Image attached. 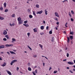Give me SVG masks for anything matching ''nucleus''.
<instances>
[{
  "mask_svg": "<svg viewBox=\"0 0 75 75\" xmlns=\"http://www.w3.org/2000/svg\"><path fill=\"white\" fill-rule=\"evenodd\" d=\"M18 21H19L18 24H23V20H21V18L20 17H19L18 18Z\"/></svg>",
  "mask_w": 75,
  "mask_h": 75,
  "instance_id": "obj_1",
  "label": "nucleus"
},
{
  "mask_svg": "<svg viewBox=\"0 0 75 75\" xmlns=\"http://www.w3.org/2000/svg\"><path fill=\"white\" fill-rule=\"evenodd\" d=\"M17 62V60H14L11 62L10 64L11 65H13V64H14V62Z\"/></svg>",
  "mask_w": 75,
  "mask_h": 75,
  "instance_id": "obj_2",
  "label": "nucleus"
},
{
  "mask_svg": "<svg viewBox=\"0 0 75 75\" xmlns=\"http://www.w3.org/2000/svg\"><path fill=\"white\" fill-rule=\"evenodd\" d=\"M43 12V11H42V10H41L40 11L37 12V14H42V13Z\"/></svg>",
  "mask_w": 75,
  "mask_h": 75,
  "instance_id": "obj_3",
  "label": "nucleus"
},
{
  "mask_svg": "<svg viewBox=\"0 0 75 75\" xmlns=\"http://www.w3.org/2000/svg\"><path fill=\"white\" fill-rule=\"evenodd\" d=\"M3 34L4 35H6V34H7V32L6 30H4L3 32Z\"/></svg>",
  "mask_w": 75,
  "mask_h": 75,
  "instance_id": "obj_4",
  "label": "nucleus"
},
{
  "mask_svg": "<svg viewBox=\"0 0 75 75\" xmlns=\"http://www.w3.org/2000/svg\"><path fill=\"white\" fill-rule=\"evenodd\" d=\"M67 64H69V65H74V63L72 62H67Z\"/></svg>",
  "mask_w": 75,
  "mask_h": 75,
  "instance_id": "obj_5",
  "label": "nucleus"
},
{
  "mask_svg": "<svg viewBox=\"0 0 75 75\" xmlns=\"http://www.w3.org/2000/svg\"><path fill=\"white\" fill-rule=\"evenodd\" d=\"M23 25H24V26H25L26 27H29V25L28 24H23Z\"/></svg>",
  "mask_w": 75,
  "mask_h": 75,
  "instance_id": "obj_6",
  "label": "nucleus"
},
{
  "mask_svg": "<svg viewBox=\"0 0 75 75\" xmlns=\"http://www.w3.org/2000/svg\"><path fill=\"white\" fill-rule=\"evenodd\" d=\"M6 63L4 62L3 64H2L1 65V66H2V67H5V66H6Z\"/></svg>",
  "mask_w": 75,
  "mask_h": 75,
  "instance_id": "obj_7",
  "label": "nucleus"
},
{
  "mask_svg": "<svg viewBox=\"0 0 75 75\" xmlns=\"http://www.w3.org/2000/svg\"><path fill=\"white\" fill-rule=\"evenodd\" d=\"M7 72L8 74H9V75H11V73L10 71H7Z\"/></svg>",
  "mask_w": 75,
  "mask_h": 75,
  "instance_id": "obj_8",
  "label": "nucleus"
},
{
  "mask_svg": "<svg viewBox=\"0 0 75 75\" xmlns=\"http://www.w3.org/2000/svg\"><path fill=\"white\" fill-rule=\"evenodd\" d=\"M55 15L56 17H59V15L58 14V13H57V12H55Z\"/></svg>",
  "mask_w": 75,
  "mask_h": 75,
  "instance_id": "obj_9",
  "label": "nucleus"
},
{
  "mask_svg": "<svg viewBox=\"0 0 75 75\" xmlns=\"http://www.w3.org/2000/svg\"><path fill=\"white\" fill-rule=\"evenodd\" d=\"M13 45H8L7 44L5 45V46H6V47H11V46H13Z\"/></svg>",
  "mask_w": 75,
  "mask_h": 75,
  "instance_id": "obj_10",
  "label": "nucleus"
},
{
  "mask_svg": "<svg viewBox=\"0 0 75 75\" xmlns=\"http://www.w3.org/2000/svg\"><path fill=\"white\" fill-rule=\"evenodd\" d=\"M40 28L41 30H44V27L43 26H42L40 27Z\"/></svg>",
  "mask_w": 75,
  "mask_h": 75,
  "instance_id": "obj_11",
  "label": "nucleus"
},
{
  "mask_svg": "<svg viewBox=\"0 0 75 75\" xmlns=\"http://www.w3.org/2000/svg\"><path fill=\"white\" fill-rule=\"evenodd\" d=\"M4 48V45H2L0 46V48Z\"/></svg>",
  "mask_w": 75,
  "mask_h": 75,
  "instance_id": "obj_12",
  "label": "nucleus"
},
{
  "mask_svg": "<svg viewBox=\"0 0 75 75\" xmlns=\"http://www.w3.org/2000/svg\"><path fill=\"white\" fill-rule=\"evenodd\" d=\"M67 40H68L67 42L68 43H69V40H70L69 37H67Z\"/></svg>",
  "mask_w": 75,
  "mask_h": 75,
  "instance_id": "obj_13",
  "label": "nucleus"
},
{
  "mask_svg": "<svg viewBox=\"0 0 75 75\" xmlns=\"http://www.w3.org/2000/svg\"><path fill=\"white\" fill-rule=\"evenodd\" d=\"M35 7L37 8H39V7H40V6H39V5L37 4L35 5Z\"/></svg>",
  "mask_w": 75,
  "mask_h": 75,
  "instance_id": "obj_14",
  "label": "nucleus"
},
{
  "mask_svg": "<svg viewBox=\"0 0 75 75\" xmlns=\"http://www.w3.org/2000/svg\"><path fill=\"white\" fill-rule=\"evenodd\" d=\"M70 40H72V39H73L74 38H73V36L72 35H71L70 36Z\"/></svg>",
  "mask_w": 75,
  "mask_h": 75,
  "instance_id": "obj_15",
  "label": "nucleus"
},
{
  "mask_svg": "<svg viewBox=\"0 0 75 75\" xmlns=\"http://www.w3.org/2000/svg\"><path fill=\"white\" fill-rule=\"evenodd\" d=\"M29 18H33V17L31 15H30L29 16Z\"/></svg>",
  "mask_w": 75,
  "mask_h": 75,
  "instance_id": "obj_16",
  "label": "nucleus"
},
{
  "mask_svg": "<svg viewBox=\"0 0 75 75\" xmlns=\"http://www.w3.org/2000/svg\"><path fill=\"white\" fill-rule=\"evenodd\" d=\"M6 4H6V2L4 3V7H5V8L6 7Z\"/></svg>",
  "mask_w": 75,
  "mask_h": 75,
  "instance_id": "obj_17",
  "label": "nucleus"
},
{
  "mask_svg": "<svg viewBox=\"0 0 75 75\" xmlns=\"http://www.w3.org/2000/svg\"><path fill=\"white\" fill-rule=\"evenodd\" d=\"M28 69L29 71H31V68L30 67L28 68Z\"/></svg>",
  "mask_w": 75,
  "mask_h": 75,
  "instance_id": "obj_18",
  "label": "nucleus"
},
{
  "mask_svg": "<svg viewBox=\"0 0 75 75\" xmlns=\"http://www.w3.org/2000/svg\"><path fill=\"white\" fill-rule=\"evenodd\" d=\"M10 53H11L12 54H16V53L14 52H13L12 51H10Z\"/></svg>",
  "mask_w": 75,
  "mask_h": 75,
  "instance_id": "obj_19",
  "label": "nucleus"
},
{
  "mask_svg": "<svg viewBox=\"0 0 75 75\" xmlns=\"http://www.w3.org/2000/svg\"><path fill=\"white\" fill-rule=\"evenodd\" d=\"M10 24V26H11V27H12V26H14V23H13V24H11V23H10L9 24Z\"/></svg>",
  "mask_w": 75,
  "mask_h": 75,
  "instance_id": "obj_20",
  "label": "nucleus"
},
{
  "mask_svg": "<svg viewBox=\"0 0 75 75\" xmlns=\"http://www.w3.org/2000/svg\"><path fill=\"white\" fill-rule=\"evenodd\" d=\"M39 45L40 47L41 48H42V45H41L40 44Z\"/></svg>",
  "mask_w": 75,
  "mask_h": 75,
  "instance_id": "obj_21",
  "label": "nucleus"
},
{
  "mask_svg": "<svg viewBox=\"0 0 75 75\" xmlns=\"http://www.w3.org/2000/svg\"><path fill=\"white\" fill-rule=\"evenodd\" d=\"M54 37H53L52 38V40H51V41L52 42H53V41H54Z\"/></svg>",
  "mask_w": 75,
  "mask_h": 75,
  "instance_id": "obj_22",
  "label": "nucleus"
},
{
  "mask_svg": "<svg viewBox=\"0 0 75 75\" xmlns=\"http://www.w3.org/2000/svg\"><path fill=\"white\" fill-rule=\"evenodd\" d=\"M33 30L34 32H37V29L36 28H35L33 29Z\"/></svg>",
  "mask_w": 75,
  "mask_h": 75,
  "instance_id": "obj_23",
  "label": "nucleus"
},
{
  "mask_svg": "<svg viewBox=\"0 0 75 75\" xmlns=\"http://www.w3.org/2000/svg\"><path fill=\"white\" fill-rule=\"evenodd\" d=\"M45 14H46V15H47V14H48V13H47V10H45Z\"/></svg>",
  "mask_w": 75,
  "mask_h": 75,
  "instance_id": "obj_24",
  "label": "nucleus"
},
{
  "mask_svg": "<svg viewBox=\"0 0 75 75\" xmlns=\"http://www.w3.org/2000/svg\"><path fill=\"white\" fill-rule=\"evenodd\" d=\"M70 34L71 35H73V34H74V32H70Z\"/></svg>",
  "mask_w": 75,
  "mask_h": 75,
  "instance_id": "obj_25",
  "label": "nucleus"
},
{
  "mask_svg": "<svg viewBox=\"0 0 75 75\" xmlns=\"http://www.w3.org/2000/svg\"><path fill=\"white\" fill-rule=\"evenodd\" d=\"M52 31L50 30L49 31V34H52Z\"/></svg>",
  "mask_w": 75,
  "mask_h": 75,
  "instance_id": "obj_26",
  "label": "nucleus"
},
{
  "mask_svg": "<svg viewBox=\"0 0 75 75\" xmlns=\"http://www.w3.org/2000/svg\"><path fill=\"white\" fill-rule=\"evenodd\" d=\"M12 17H15V14H13L11 16Z\"/></svg>",
  "mask_w": 75,
  "mask_h": 75,
  "instance_id": "obj_27",
  "label": "nucleus"
},
{
  "mask_svg": "<svg viewBox=\"0 0 75 75\" xmlns=\"http://www.w3.org/2000/svg\"><path fill=\"white\" fill-rule=\"evenodd\" d=\"M57 72H58V71H54V74H56V73H57Z\"/></svg>",
  "mask_w": 75,
  "mask_h": 75,
  "instance_id": "obj_28",
  "label": "nucleus"
},
{
  "mask_svg": "<svg viewBox=\"0 0 75 75\" xmlns=\"http://www.w3.org/2000/svg\"><path fill=\"white\" fill-rule=\"evenodd\" d=\"M8 11V10L7 9H6L5 11L4 12H6V13L7 12V11Z\"/></svg>",
  "mask_w": 75,
  "mask_h": 75,
  "instance_id": "obj_29",
  "label": "nucleus"
},
{
  "mask_svg": "<svg viewBox=\"0 0 75 75\" xmlns=\"http://www.w3.org/2000/svg\"><path fill=\"white\" fill-rule=\"evenodd\" d=\"M71 12L72 14H74V11H71Z\"/></svg>",
  "mask_w": 75,
  "mask_h": 75,
  "instance_id": "obj_30",
  "label": "nucleus"
},
{
  "mask_svg": "<svg viewBox=\"0 0 75 75\" xmlns=\"http://www.w3.org/2000/svg\"><path fill=\"white\" fill-rule=\"evenodd\" d=\"M12 40L13 41H16V39H15L14 38H13L12 39Z\"/></svg>",
  "mask_w": 75,
  "mask_h": 75,
  "instance_id": "obj_31",
  "label": "nucleus"
},
{
  "mask_svg": "<svg viewBox=\"0 0 75 75\" xmlns=\"http://www.w3.org/2000/svg\"><path fill=\"white\" fill-rule=\"evenodd\" d=\"M0 20H4V18L3 17H0Z\"/></svg>",
  "mask_w": 75,
  "mask_h": 75,
  "instance_id": "obj_32",
  "label": "nucleus"
},
{
  "mask_svg": "<svg viewBox=\"0 0 75 75\" xmlns=\"http://www.w3.org/2000/svg\"><path fill=\"white\" fill-rule=\"evenodd\" d=\"M28 23V21H24V23H25V24H26V23Z\"/></svg>",
  "mask_w": 75,
  "mask_h": 75,
  "instance_id": "obj_33",
  "label": "nucleus"
},
{
  "mask_svg": "<svg viewBox=\"0 0 75 75\" xmlns=\"http://www.w3.org/2000/svg\"><path fill=\"white\" fill-rule=\"evenodd\" d=\"M33 15L34 16H35V12H34V11H33Z\"/></svg>",
  "mask_w": 75,
  "mask_h": 75,
  "instance_id": "obj_34",
  "label": "nucleus"
},
{
  "mask_svg": "<svg viewBox=\"0 0 75 75\" xmlns=\"http://www.w3.org/2000/svg\"><path fill=\"white\" fill-rule=\"evenodd\" d=\"M31 65V64H30V63H29L28 64V67H30Z\"/></svg>",
  "mask_w": 75,
  "mask_h": 75,
  "instance_id": "obj_35",
  "label": "nucleus"
},
{
  "mask_svg": "<svg viewBox=\"0 0 75 75\" xmlns=\"http://www.w3.org/2000/svg\"><path fill=\"white\" fill-rule=\"evenodd\" d=\"M69 72H71V74H73L74 73V72L72 71H71V70H69Z\"/></svg>",
  "mask_w": 75,
  "mask_h": 75,
  "instance_id": "obj_36",
  "label": "nucleus"
},
{
  "mask_svg": "<svg viewBox=\"0 0 75 75\" xmlns=\"http://www.w3.org/2000/svg\"><path fill=\"white\" fill-rule=\"evenodd\" d=\"M33 57H34V58H36V57H37V55H33Z\"/></svg>",
  "mask_w": 75,
  "mask_h": 75,
  "instance_id": "obj_37",
  "label": "nucleus"
},
{
  "mask_svg": "<svg viewBox=\"0 0 75 75\" xmlns=\"http://www.w3.org/2000/svg\"><path fill=\"white\" fill-rule=\"evenodd\" d=\"M3 40H4V41H7V39H6V38H4L3 39Z\"/></svg>",
  "mask_w": 75,
  "mask_h": 75,
  "instance_id": "obj_38",
  "label": "nucleus"
},
{
  "mask_svg": "<svg viewBox=\"0 0 75 75\" xmlns=\"http://www.w3.org/2000/svg\"><path fill=\"white\" fill-rule=\"evenodd\" d=\"M38 71V70H37V69H36L35 70V73H37Z\"/></svg>",
  "mask_w": 75,
  "mask_h": 75,
  "instance_id": "obj_39",
  "label": "nucleus"
},
{
  "mask_svg": "<svg viewBox=\"0 0 75 75\" xmlns=\"http://www.w3.org/2000/svg\"><path fill=\"white\" fill-rule=\"evenodd\" d=\"M67 57H69V53H68L67 54Z\"/></svg>",
  "mask_w": 75,
  "mask_h": 75,
  "instance_id": "obj_40",
  "label": "nucleus"
},
{
  "mask_svg": "<svg viewBox=\"0 0 75 75\" xmlns=\"http://www.w3.org/2000/svg\"><path fill=\"white\" fill-rule=\"evenodd\" d=\"M71 21H74V19H73L72 18H71Z\"/></svg>",
  "mask_w": 75,
  "mask_h": 75,
  "instance_id": "obj_41",
  "label": "nucleus"
},
{
  "mask_svg": "<svg viewBox=\"0 0 75 75\" xmlns=\"http://www.w3.org/2000/svg\"><path fill=\"white\" fill-rule=\"evenodd\" d=\"M27 35H28V36H30V33H27Z\"/></svg>",
  "mask_w": 75,
  "mask_h": 75,
  "instance_id": "obj_42",
  "label": "nucleus"
},
{
  "mask_svg": "<svg viewBox=\"0 0 75 75\" xmlns=\"http://www.w3.org/2000/svg\"><path fill=\"white\" fill-rule=\"evenodd\" d=\"M32 73L33 74V75H36L35 74V72H34V71H33Z\"/></svg>",
  "mask_w": 75,
  "mask_h": 75,
  "instance_id": "obj_43",
  "label": "nucleus"
},
{
  "mask_svg": "<svg viewBox=\"0 0 75 75\" xmlns=\"http://www.w3.org/2000/svg\"><path fill=\"white\" fill-rule=\"evenodd\" d=\"M5 37H6V38H7L8 37V35H5Z\"/></svg>",
  "mask_w": 75,
  "mask_h": 75,
  "instance_id": "obj_44",
  "label": "nucleus"
},
{
  "mask_svg": "<svg viewBox=\"0 0 75 75\" xmlns=\"http://www.w3.org/2000/svg\"><path fill=\"white\" fill-rule=\"evenodd\" d=\"M49 28V27L48 26H47L46 27V30H48V28Z\"/></svg>",
  "mask_w": 75,
  "mask_h": 75,
  "instance_id": "obj_45",
  "label": "nucleus"
},
{
  "mask_svg": "<svg viewBox=\"0 0 75 75\" xmlns=\"http://www.w3.org/2000/svg\"><path fill=\"white\" fill-rule=\"evenodd\" d=\"M43 23L45 24V21H43Z\"/></svg>",
  "mask_w": 75,
  "mask_h": 75,
  "instance_id": "obj_46",
  "label": "nucleus"
},
{
  "mask_svg": "<svg viewBox=\"0 0 75 75\" xmlns=\"http://www.w3.org/2000/svg\"><path fill=\"white\" fill-rule=\"evenodd\" d=\"M44 34V33H40V35H43V34Z\"/></svg>",
  "mask_w": 75,
  "mask_h": 75,
  "instance_id": "obj_47",
  "label": "nucleus"
},
{
  "mask_svg": "<svg viewBox=\"0 0 75 75\" xmlns=\"http://www.w3.org/2000/svg\"><path fill=\"white\" fill-rule=\"evenodd\" d=\"M45 63H43V65L44 67H45Z\"/></svg>",
  "mask_w": 75,
  "mask_h": 75,
  "instance_id": "obj_48",
  "label": "nucleus"
},
{
  "mask_svg": "<svg viewBox=\"0 0 75 75\" xmlns=\"http://www.w3.org/2000/svg\"><path fill=\"white\" fill-rule=\"evenodd\" d=\"M56 24L57 25H59V22H57V23H56Z\"/></svg>",
  "mask_w": 75,
  "mask_h": 75,
  "instance_id": "obj_49",
  "label": "nucleus"
},
{
  "mask_svg": "<svg viewBox=\"0 0 75 75\" xmlns=\"http://www.w3.org/2000/svg\"><path fill=\"white\" fill-rule=\"evenodd\" d=\"M69 16L71 18H72V15H71L69 14Z\"/></svg>",
  "mask_w": 75,
  "mask_h": 75,
  "instance_id": "obj_50",
  "label": "nucleus"
},
{
  "mask_svg": "<svg viewBox=\"0 0 75 75\" xmlns=\"http://www.w3.org/2000/svg\"><path fill=\"white\" fill-rule=\"evenodd\" d=\"M8 40H9V39H10V38H9V37L8 36V37L7 38H6Z\"/></svg>",
  "mask_w": 75,
  "mask_h": 75,
  "instance_id": "obj_51",
  "label": "nucleus"
},
{
  "mask_svg": "<svg viewBox=\"0 0 75 75\" xmlns=\"http://www.w3.org/2000/svg\"><path fill=\"white\" fill-rule=\"evenodd\" d=\"M8 40H9V39H10V38H9V37L8 36V37L7 38H6Z\"/></svg>",
  "mask_w": 75,
  "mask_h": 75,
  "instance_id": "obj_52",
  "label": "nucleus"
},
{
  "mask_svg": "<svg viewBox=\"0 0 75 75\" xmlns=\"http://www.w3.org/2000/svg\"><path fill=\"white\" fill-rule=\"evenodd\" d=\"M51 69H52V68L51 67H50L49 69V71H50V70H51Z\"/></svg>",
  "mask_w": 75,
  "mask_h": 75,
  "instance_id": "obj_53",
  "label": "nucleus"
},
{
  "mask_svg": "<svg viewBox=\"0 0 75 75\" xmlns=\"http://www.w3.org/2000/svg\"><path fill=\"white\" fill-rule=\"evenodd\" d=\"M66 61H67V59H66L63 60V61H65V62H66Z\"/></svg>",
  "mask_w": 75,
  "mask_h": 75,
  "instance_id": "obj_54",
  "label": "nucleus"
},
{
  "mask_svg": "<svg viewBox=\"0 0 75 75\" xmlns=\"http://www.w3.org/2000/svg\"><path fill=\"white\" fill-rule=\"evenodd\" d=\"M67 69H69V67H67Z\"/></svg>",
  "mask_w": 75,
  "mask_h": 75,
  "instance_id": "obj_55",
  "label": "nucleus"
},
{
  "mask_svg": "<svg viewBox=\"0 0 75 75\" xmlns=\"http://www.w3.org/2000/svg\"><path fill=\"white\" fill-rule=\"evenodd\" d=\"M0 10H3V7H2L0 8Z\"/></svg>",
  "mask_w": 75,
  "mask_h": 75,
  "instance_id": "obj_56",
  "label": "nucleus"
},
{
  "mask_svg": "<svg viewBox=\"0 0 75 75\" xmlns=\"http://www.w3.org/2000/svg\"><path fill=\"white\" fill-rule=\"evenodd\" d=\"M28 12H29L30 11V9H28Z\"/></svg>",
  "mask_w": 75,
  "mask_h": 75,
  "instance_id": "obj_57",
  "label": "nucleus"
},
{
  "mask_svg": "<svg viewBox=\"0 0 75 75\" xmlns=\"http://www.w3.org/2000/svg\"><path fill=\"white\" fill-rule=\"evenodd\" d=\"M55 28L56 30H58V28H57V27H55Z\"/></svg>",
  "mask_w": 75,
  "mask_h": 75,
  "instance_id": "obj_58",
  "label": "nucleus"
},
{
  "mask_svg": "<svg viewBox=\"0 0 75 75\" xmlns=\"http://www.w3.org/2000/svg\"><path fill=\"white\" fill-rule=\"evenodd\" d=\"M73 71H75V69H73Z\"/></svg>",
  "mask_w": 75,
  "mask_h": 75,
  "instance_id": "obj_59",
  "label": "nucleus"
},
{
  "mask_svg": "<svg viewBox=\"0 0 75 75\" xmlns=\"http://www.w3.org/2000/svg\"><path fill=\"white\" fill-rule=\"evenodd\" d=\"M13 51H14V52H16V51H17V50H13Z\"/></svg>",
  "mask_w": 75,
  "mask_h": 75,
  "instance_id": "obj_60",
  "label": "nucleus"
},
{
  "mask_svg": "<svg viewBox=\"0 0 75 75\" xmlns=\"http://www.w3.org/2000/svg\"><path fill=\"white\" fill-rule=\"evenodd\" d=\"M29 49L31 50V51H32V49L31 48V47H30Z\"/></svg>",
  "mask_w": 75,
  "mask_h": 75,
  "instance_id": "obj_61",
  "label": "nucleus"
},
{
  "mask_svg": "<svg viewBox=\"0 0 75 75\" xmlns=\"http://www.w3.org/2000/svg\"><path fill=\"white\" fill-rule=\"evenodd\" d=\"M7 54H10V52H7Z\"/></svg>",
  "mask_w": 75,
  "mask_h": 75,
  "instance_id": "obj_62",
  "label": "nucleus"
},
{
  "mask_svg": "<svg viewBox=\"0 0 75 75\" xmlns=\"http://www.w3.org/2000/svg\"><path fill=\"white\" fill-rule=\"evenodd\" d=\"M68 48L66 47V49H65V50H67Z\"/></svg>",
  "mask_w": 75,
  "mask_h": 75,
  "instance_id": "obj_63",
  "label": "nucleus"
},
{
  "mask_svg": "<svg viewBox=\"0 0 75 75\" xmlns=\"http://www.w3.org/2000/svg\"><path fill=\"white\" fill-rule=\"evenodd\" d=\"M74 64H75V60H74Z\"/></svg>",
  "mask_w": 75,
  "mask_h": 75,
  "instance_id": "obj_64",
  "label": "nucleus"
}]
</instances>
